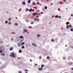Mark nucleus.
Returning <instances> with one entry per match:
<instances>
[{
	"instance_id": "0eeeda50",
	"label": "nucleus",
	"mask_w": 73,
	"mask_h": 73,
	"mask_svg": "<svg viewBox=\"0 0 73 73\" xmlns=\"http://www.w3.org/2000/svg\"><path fill=\"white\" fill-rule=\"evenodd\" d=\"M13 49V47L10 48V50H12Z\"/></svg>"
},
{
	"instance_id": "2eb2a0df",
	"label": "nucleus",
	"mask_w": 73,
	"mask_h": 73,
	"mask_svg": "<svg viewBox=\"0 0 73 73\" xmlns=\"http://www.w3.org/2000/svg\"><path fill=\"white\" fill-rule=\"evenodd\" d=\"M32 9H29V11H30V12H32Z\"/></svg>"
},
{
	"instance_id": "de8ad7c7",
	"label": "nucleus",
	"mask_w": 73,
	"mask_h": 73,
	"mask_svg": "<svg viewBox=\"0 0 73 73\" xmlns=\"http://www.w3.org/2000/svg\"><path fill=\"white\" fill-rule=\"evenodd\" d=\"M63 1H64V2H66V0H63Z\"/></svg>"
},
{
	"instance_id": "f257e3e1",
	"label": "nucleus",
	"mask_w": 73,
	"mask_h": 73,
	"mask_svg": "<svg viewBox=\"0 0 73 73\" xmlns=\"http://www.w3.org/2000/svg\"><path fill=\"white\" fill-rule=\"evenodd\" d=\"M10 56L12 57H15V53H13L11 54H10Z\"/></svg>"
},
{
	"instance_id": "f03ea898",
	"label": "nucleus",
	"mask_w": 73,
	"mask_h": 73,
	"mask_svg": "<svg viewBox=\"0 0 73 73\" xmlns=\"http://www.w3.org/2000/svg\"><path fill=\"white\" fill-rule=\"evenodd\" d=\"M72 62H70L69 63H68V65H69L70 66L71 65H72Z\"/></svg>"
},
{
	"instance_id": "6e6552de",
	"label": "nucleus",
	"mask_w": 73,
	"mask_h": 73,
	"mask_svg": "<svg viewBox=\"0 0 73 73\" xmlns=\"http://www.w3.org/2000/svg\"><path fill=\"white\" fill-rule=\"evenodd\" d=\"M38 69L39 70H42V68H39Z\"/></svg>"
},
{
	"instance_id": "680f3d73",
	"label": "nucleus",
	"mask_w": 73,
	"mask_h": 73,
	"mask_svg": "<svg viewBox=\"0 0 73 73\" xmlns=\"http://www.w3.org/2000/svg\"><path fill=\"white\" fill-rule=\"evenodd\" d=\"M25 73H28L27 72H26Z\"/></svg>"
},
{
	"instance_id": "ddd939ff",
	"label": "nucleus",
	"mask_w": 73,
	"mask_h": 73,
	"mask_svg": "<svg viewBox=\"0 0 73 73\" xmlns=\"http://www.w3.org/2000/svg\"><path fill=\"white\" fill-rule=\"evenodd\" d=\"M51 41H52V42H54V40L53 39H52L51 40Z\"/></svg>"
},
{
	"instance_id": "a878e982",
	"label": "nucleus",
	"mask_w": 73,
	"mask_h": 73,
	"mask_svg": "<svg viewBox=\"0 0 73 73\" xmlns=\"http://www.w3.org/2000/svg\"><path fill=\"white\" fill-rule=\"evenodd\" d=\"M8 20H9V21H11V18H10Z\"/></svg>"
},
{
	"instance_id": "bf43d9fd",
	"label": "nucleus",
	"mask_w": 73,
	"mask_h": 73,
	"mask_svg": "<svg viewBox=\"0 0 73 73\" xmlns=\"http://www.w3.org/2000/svg\"><path fill=\"white\" fill-rule=\"evenodd\" d=\"M71 48H73V47L71 46Z\"/></svg>"
},
{
	"instance_id": "9b49d317",
	"label": "nucleus",
	"mask_w": 73,
	"mask_h": 73,
	"mask_svg": "<svg viewBox=\"0 0 73 73\" xmlns=\"http://www.w3.org/2000/svg\"><path fill=\"white\" fill-rule=\"evenodd\" d=\"M55 18H58V16L56 15L55 16Z\"/></svg>"
},
{
	"instance_id": "4d7b16f0",
	"label": "nucleus",
	"mask_w": 73,
	"mask_h": 73,
	"mask_svg": "<svg viewBox=\"0 0 73 73\" xmlns=\"http://www.w3.org/2000/svg\"><path fill=\"white\" fill-rule=\"evenodd\" d=\"M27 33H29V32H27Z\"/></svg>"
},
{
	"instance_id": "cd10ccee",
	"label": "nucleus",
	"mask_w": 73,
	"mask_h": 73,
	"mask_svg": "<svg viewBox=\"0 0 73 73\" xmlns=\"http://www.w3.org/2000/svg\"><path fill=\"white\" fill-rule=\"evenodd\" d=\"M30 62H32V60L31 59L30 60Z\"/></svg>"
},
{
	"instance_id": "09e8293b",
	"label": "nucleus",
	"mask_w": 73,
	"mask_h": 73,
	"mask_svg": "<svg viewBox=\"0 0 73 73\" xmlns=\"http://www.w3.org/2000/svg\"><path fill=\"white\" fill-rule=\"evenodd\" d=\"M35 66H37V64H35Z\"/></svg>"
},
{
	"instance_id": "20e7f679",
	"label": "nucleus",
	"mask_w": 73,
	"mask_h": 73,
	"mask_svg": "<svg viewBox=\"0 0 73 73\" xmlns=\"http://www.w3.org/2000/svg\"><path fill=\"white\" fill-rule=\"evenodd\" d=\"M32 45H34V46L35 47H36V45L35 44V43H32Z\"/></svg>"
},
{
	"instance_id": "864d4df0",
	"label": "nucleus",
	"mask_w": 73,
	"mask_h": 73,
	"mask_svg": "<svg viewBox=\"0 0 73 73\" xmlns=\"http://www.w3.org/2000/svg\"><path fill=\"white\" fill-rule=\"evenodd\" d=\"M68 46V45H66L65 46L66 47Z\"/></svg>"
},
{
	"instance_id": "603ef678",
	"label": "nucleus",
	"mask_w": 73,
	"mask_h": 73,
	"mask_svg": "<svg viewBox=\"0 0 73 73\" xmlns=\"http://www.w3.org/2000/svg\"><path fill=\"white\" fill-rule=\"evenodd\" d=\"M71 16H73V14H72V15H71Z\"/></svg>"
},
{
	"instance_id": "423d86ee",
	"label": "nucleus",
	"mask_w": 73,
	"mask_h": 73,
	"mask_svg": "<svg viewBox=\"0 0 73 73\" xmlns=\"http://www.w3.org/2000/svg\"><path fill=\"white\" fill-rule=\"evenodd\" d=\"M68 28H72V26L70 25H68Z\"/></svg>"
},
{
	"instance_id": "a18cd8bd",
	"label": "nucleus",
	"mask_w": 73,
	"mask_h": 73,
	"mask_svg": "<svg viewBox=\"0 0 73 73\" xmlns=\"http://www.w3.org/2000/svg\"><path fill=\"white\" fill-rule=\"evenodd\" d=\"M2 56H5V54L3 53L2 54Z\"/></svg>"
},
{
	"instance_id": "dca6fc26",
	"label": "nucleus",
	"mask_w": 73,
	"mask_h": 73,
	"mask_svg": "<svg viewBox=\"0 0 73 73\" xmlns=\"http://www.w3.org/2000/svg\"><path fill=\"white\" fill-rule=\"evenodd\" d=\"M24 42H23L21 44V45H24Z\"/></svg>"
},
{
	"instance_id": "72a5a7b5",
	"label": "nucleus",
	"mask_w": 73,
	"mask_h": 73,
	"mask_svg": "<svg viewBox=\"0 0 73 73\" xmlns=\"http://www.w3.org/2000/svg\"><path fill=\"white\" fill-rule=\"evenodd\" d=\"M5 23H6V24H7V23H8V21H6L5 22Z\"/></svg>"
},
{
	"instance_id": "3c124183",
	"label": "nucleus",
	"mask_w": 73,
	"mask_h": 73,
	"mask_svg": "<svg viewBox=\"0 0 73 73\" xmlns=\"http://www.w3.org/2000/svg\"><path fill=\"white\" fill-rule=\"evenodd\" d=\"M36 12H39V11H38V10H37V11H36Z\"/></svg>"
},
{
	"instance_id": "8fccbe9b",
	"label": "nucleus",
	"mask_w": 73,
	"mask_h": 73,
	"mask_svg": "<svg viewBox=\"0 0 73 73\" xmlns=\"http://www.w3.org/2000/svg\"><path fill=\"white\" fill-rule=\"evenodd\" d=\"M71 70H73V68H71Z\"/></svg>"
},
{
	"instance_id": "aec40b11",
	"label": "nucleus",
	"mask_w": 73,
	"mask_h": 73,
	"mask_svg": "<svg viewBox=\"0 0 73 73\" xmlns=\"http://www.w3.org/2000/svg\"><path fill=\"white\" fill-rule=\"evenodd\" d=\"M44 65H43V64L41 66V68H43V67H44Z\"/></svg>"
},
{
	"instance_id": "9d476101",
	"label": "nucleus",
	"mask_w": 73,
	"mask_h": 73,
	"mask_svg": "<svg viewBox=\"0 0 73 73\" xmlns=\"http://www.w3.org/2000/svg\"><path fill=\"white\" fill-rule=\"evenodd\" d=\"M3 52V50L0 49V53H2Z\"/></svg>"
},
{
	"instance_id": "412c9836",
	"label": "nucleus",
	"mask_w": 73,
	"mask_h": 73,
	"mask_svg": "<svg viewBox=\"0 0 73 73\" xmlns=\"http://www.w3.org/2000/svg\"><path fill=\"white\" fill-rule=\"evenodd\" d=\"M37 36L38 37H40V35H37Z\"/></svg>"
},
{
	"instance_id": "4c0bfd02",
	"label": "nucleus",
	"mask_w": 73,
	"mask_h": 73,
	"mask_svg": "<svg viewBox=\"0 0 73 73\" xmlns=\"http://www.w3.org/2000/svg\"><path fill=\"white\" fill-rule=\"evenodd\" d=\"M23 41H24V39H23L22 40H21L20 41V42H21Z\"/></svg>"
},
{
	"instance_id": "7c9ffc66",
	"label": "nucleus",
	"mask_w": 73,
	"mask_h": 73,
	"mask_svg": "<svg viewBox=\"0 0 73 73\" xmlns=\"http://www.w3.org/2000/svg\"><path fill=\"white\" fill-rule=\"evenodd\" d=\"M66 28H67V29H68V28H69L68 27V25H67V26H66Z\"/></svg>"
},
{
	"instance_id": "f704fd0d",
	"label": "nucleus",
	"mask_w": 73,
	"mask_h": 73,
	"mask_svg": "<svg viewBox=\"0 0 73 73\" xmlns=\"http://www.w3.org/2000/svg\"><path fill=\"white\" fill-rule=\"evenodd\" d=\"M46 58H47V59H48V58H49V56H48L47 57H46Z\"/></svg>"
},
{
	"instance_id": "2f4dec72",
	"label": "nucleus",
	"mask_w": 73,
	"mask_h": 73,
	"mask_svg": "<svg viewBox=\"0 0 73 73\" xmlns=\"http://www.w3.org/2000/svg\"><path fill=\"white\" fill-rule=\"evenodd\" d=\"M67 24H69V22H67L66 23Z\"/></svg>"
},
{
	"instance_id": "c03bdc74",
	"label": "nucleus",
	"mask_w": 73,
	"mask_h": 73,
	"mask_svg": "<svg viewBox=\"0 0 73 73\" xmlns=\"http://www.w3.org/2000/svg\"><path fill=\"white\" fill-rule=\"evenodd\" d=\"M37 19H35V21H36V20H37Z\"/></svg>"
},
{
	"instance_id": "052dcab7",
	"label": "nucleus",
	"mask_w": 73,
	"mask_h": 73,
	"mask_svg": "<svg viewBox=\"0 0 73 73\" xmlns=\"http://www.w3.org/2000/svg\"><path fill=\"white\" fill-rule=\"evenodd\" d=\"M65 58H64V59H65Z\"/></svg>"
},
{
	"instance_id": "6ab92c4d",
	"label": "nucleus",
	"mask_w": 73,
	"mask_h": 73,
	"mask_svg": "<svg viewBox=\"0 0 73 73\" xmlns=\"http://www.w3.org/2000/svg\"><path fill=\"white\" fill-rule=\"evenodd\" d=\"M31 0H29L28 1V3H31Z\"/></svg>"
},
{
	"instance_id": "c85d7f7f",
	"label": "nucleus",
	"mask_w": 73,
	"mask_h": 73,
	"mask_svg": "<svg viewBox=\"0 0 73 73\" xmlns=\"http://www.w3.org/2000/svg\"><path fill=\"white\" fill-rule=\"evenodd\" d=\"M15 25H16V26H17V23H15Z\"/></svg>"
},
{
	"instance_id": "c9c22d12",
	"label": "nucleus",
	"mask_w": 73,
	"mask_h": 73,
	"mask_svg": "<svg viewBox=\"0 0 73 73\" xmlns=\"http://www.w3.org/2000/svg\"><path fill=\"white\" fill-rule=\"evenodd\" d=\"M44 8L45 9H47V7L46 6H45V7H44Z\"/></svg>"
},
{
	"instance_id": "0e129e2a",
	"label": "nucleus",
	"mask_w": 73,
	"mask_h": 73,
	"mask_svg": "<svg viewBox=\"0 0 73 73\" xmlns=\"http://www.w3.org/2000/svg\"><path fill=\"white\" fill-rule=\"evenodd\" d=\"M60 73H62L61 72Z\"/></svg>"
},
{
	"instance_id": "6e6d98bb",
	"label": "nucleus",
	"mask_w": 73,
	"mask_h": 73,
	"mask_svg": "<svg viewBox=\"0 0 73 73\" xmlns=\"http://www.w3.org/2000/svg\"><path fill=\"white\" fill-rule=\"evenodd\" d=\"M26 21H27V22H28V20Z\"/></svg>"
},
{
	"instance_id": "393cba45",
	"label": "nucleus",
	"mask_w": 73,
	"mask_h": 73,
	"mask_svg": "<svg viewBox=\"0 0 73 73\" xmlns=\"http://www.w3.org/2000/svg\"><path fill=\"white\" fill-rule=\"evenodd\" d=\"M17 59H18V60H20V59H21V58H17Z\"/></svg>"
},
{
	"instance_id": "1a4fd4ad",
	"label": "nucleus",
	"mask_w": 73,
	"mask_h": 73,
	"mask_svg": "<svg viewBox=\"0 0 73 73\" xmlns=\"http://www.w3.org/2000/svg\"><path fill=\"white\" fill-rule=\"evenodd\" d=\"M19 38H24V37L22 36H21L19 37Z\"/></svg>"
},
{
	"instance_id": "39448f33",
	"label": "nucleus",
	"mask_w": 73,
	"mask_h": 73,
	"mask_svg": "<svg viewBox=\"0 0 73 73\" xmlns=\"http://www.w3.org/2000/svg\"><path fill=\"white\" fill-rule=\"evenodd\" d=\"M35 5L36 3H35V2L33 3L32 5Z\"/></svg>"
},
{
	"instance_id": "a211bd4d",
	"label": "nucleus",
	"mask_w": 73,
	"mask_h": 73,
	"mask_svg": "<svg viewBox=\"0 0 73 73\" xmlns=\"http://www.w3.org/2000/svg\"><path fill=\"white\" fill-rule=\"evenodd\" d=\"M70 31H72V32H73V28L71 29H70Z\"/></svg>"
},
{
	"instance_id": "4468645a",
	"label": "nucleus",
	"mask_w": 73,
	"mask_h": 73,
	"mask_svg": "<svg viewBox=\"0 0 73 73\" xmlns=\"http://www.w3.org/2000/svg\"><path fill=\"white\" fill-rule=\"evenodd\" d=\"M19 53H21V52H22V51H21V50H19Z\"/></svg>"
},
{
	"instance_id": "473e14b6",
	"label": "nucleus",
	"mask_w": 73,
	"mask_h": 73,
	"mask_svg": "<svg viewBox=\"0 0 73 73\" xmlns=\"http://www.w3.org/2000/svg\"><path fill=\"white\" fill-rule=\"evenodd\" d=\"M39 58L40 59H41V56H40Z\"/></svg>"
},
{
	"instance_id": "5701e85b",
	"label": "nucleus",
	"mask_w": 73,
	"mask_h": 73,
	"mask_svg": "<svg viewBox=\"0 0 73 73\" xmlns=\"http://www.w3.org/2000/svg\"><path fill=\"white\" fill-rule=\"evenodd\" d=\"M22 4L23 5H25V3H24L23 2H22Z\"/></svg>"
},
{
	"instance_id": "7ed1b4c3",
	"label": "nucleus",
	"mask_w": 73,
	"mask_h": 73,
	"mask_svg": "<svg viewBox=\"0 0 73 73\" xmlns=\"http://www.w3.org/2000/svg\"><path fill=\"white\" fill-rule=\"evenodd\" d=\"M20 44H21V43H18L17 45L18 46H21Z\"/></svg>"
},
{
	"instance_id": "e2e57ef3",
	"label": "nucleus",
	"mask_w": 73,
	"mask_h": 73,
	"mask_svg": "<svg viewBox=\"0 0 73 73\" xmlns=\"http://www.w3.org/2000/svg\"><path fill=\"white\" fill-rule=\"evenodd\" d=\"M0 64H1V63L0 62Z\"/></svg>"
},
{
	"instance_id": "e433bc0d",
	"label": "nucleus",
	"mask_w": 73,
	"mask_h": 73,
	"mask_svg": "<svg viewBox=\"0 0 73 73\" xmlns=\"http://www.w3.org/2000/svg\"><path fill=\"white\" fill-rule=\"evenodd\" d=\"M34 23H33V22H31V24H33Z\"/></svg>"
},
{
	"instance_id": "49530a36",
	"label": "nucleus",
	"mask_w": 73,
	"mask_h": 73,
	"mask_svg": "<svg viewBox=\"0 0 73 73\" xmlns=\"http://www.w3.org/2000/svg\"><path fill=\"white\" fill-rule=\"evenodd\" d=\"M11 40V41H12V40H13V38H12Z\"/></svg>"
},
{
	"instance_id": "4be33fe9",
	"label": "nucleus",
	"mask_w": 73,
	"mask_h": 73,
	"mask_svg": "<svg viewBox=\"0 0 73 73\" xmlns=\"http://www.w3.org/2000/svg\"><path fill=\"white\" fill-rule=\"evenodd\" d=\"M33 16H36V14H35V13H33Z\"/></svg>"
},
{
	"instance_id": "13d9d810",
	"label": "nucleus",
	"mask_w": 73,
	"mask_h": 73,
	"mask_svg": "<svg viewBox=\"0 0 73 73\" xmlns=\"http://www.w3.org/2000/svg\"><path fill=\"white\" fill-rule=\"evenodd\" d=\"M8 13V12L7 11V13Z\"/></svg>"
},
{
	"instance_id": "5fc2aeb1",
	"label": "nucleus",
	"mask_w": 73,
	"mask_h": 73,
	"mask_svg": "<svg viewBox=\"0 0 73 73\" xmlns=\"http://www.w3.org/2000/svg\"><path fill=\"white\" fill-rule=\"evenodd\" d=\"M38 19L37 20V21H38L39 20H38Z\"/></svg>"
},
{
	"instance_id": "c756f323",
	"label": "nucleus",
	"mask_w": 73,
	"mask_h": 73,
	"mask_svg": "<svg viewBox=\"0 0 73 73\" xmlns=\"http://www.w3.org/2000/svg\"><path fill=\"white\" fill-rule=\"evenodd\" d=\"M19 73H22V72L21 71H19L18 72Z\"/></svg>"
},
{
	"instance_id": "f3484780",
	"label": "nucleus",
	"mask_w": 73,
	"mask_h": 73,
	"mask_svg": "<svg viewBox=\"0 0 73 73\" xmlns=\"http://www.w3.org/2000/svg\"><path fill=\"white\" fill-rule=\"evenodd\" d=\"M8 24H9V25H11V22H9Z\"/></svg>"
},
{
	"instance_id": "ea45409f",
	"label": "nucleus",
	"mask_w": 73,
	"mask_h": 73,
	"mask_svg": "<svg viewBox=\"0 0 73 73\" xmlns=\"http://www.w3.org/2000/svg\"><path fill=\"white\" fill-rule=\"evenodd\" d=\"M38 15H39V16H41V14H40V13H39L38 14Z\"/></svg>"
},
{
	"instance_id": "79ce46f5",
	"label": "nucleus",
	"mask_w": 73,
	"mask_h": 73,
	"mask_svg": "<svg viewBox=\"0 0 73 73\" xmlns=\"http://www.w3.org/2000/svg\"><path fill=\"white\" fill-rule=\"evenodd\" d=\"M26 11H28V9H27Z\"/></svg>"
},
{
	"instance_id": "b1692460",
	"label": "nucleus",
	"mask_w": 73,
	"mask_h": 73,
	"mask_svg": "<svg viewBox=\"0 0 73 73\" xmlns=\"http://www.w3.org/2000/svg\"><path fill=\"white\" fill-rule=\"evenodd\" d=\"M22 48H23V49H24V48H25V47L24 46H22Z\"/></svg>"
},
{
	"instance_id": "bb28decb",
	"label": "nucleus",
	"mask_w": 73,
	"mask_h": 73,
	"mask_svg": "<svg viewBox=\"0 0 73 73\" xmlns=\"http://www.w3.org/2000/svg\"><path fill=\"white\" fill-rule=\"evenodd\" d=\"M12 34H13L14 35H15V34H16V33H14V32H12Z\"/></svg>"
},
{
	"instance_id": "a19ab883",
	"label": "nucleus",
	"mask_w": 73,
	"mask_h": 73,
	"mask_svg": "<svg viewBox=\"0 0 73 73\" xmlns=\"http://www.w3.org/2000/svg\"><path fill=\"white\" fill-rule=\"evenodd\" d=\"M53 5V3H50V5Z\"/></svg>"
},
{
	"instance_id": "37998d69",
	"label": "nucleus",
	"mask_w": 73,
	"mask_h": 73,
	"mask_svg": "<svg viewBox=\"0 0 73 73\" xmlns=\"http://www.w3.org/2000/svg\"><path fill=\"white\" fill-rule=\"evenodd\" d=\"M58 17H59V19H60L61 18V17L60 16H58Z\"/></svg>"
},
{
	"instance_id": "f8f14e48",
	"label": "nucleus",
	"mask_w": 73,
	"mask_h": 73,
	"mask_svg": "<svg viewBox=\"0 0 73 73\" xmlns=\"http://www.w3.org/2000/svg\"><path fill=\"white\" fill-rule=\"evenodd\" d=\"M23 31L25 32H27V30H23Z\"/></svg>"
},
{
	"instance_id": "58836bf2",
	"label": "nucleus",
	"mask_w": 73,
	"mask_h": 73,
	"mask_svg": "<svg viewBox=\"0 0 73 73\" xmlns=\"http://www.w3.org/2000/svg\"><path fill=\"white\" fill-rule=\"evenodd\" d=\"M28 70L27 69H26L25 70V72H27Z\"/></svg>"
}]
</instances>
